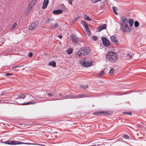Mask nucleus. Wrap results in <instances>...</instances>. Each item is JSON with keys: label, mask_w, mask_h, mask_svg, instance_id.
<instances>
[{"label": "nucleus", "mask_w": 146, "mask_h": 146, "mask_svg": "<svg viewBox=\"0 0 146 146\" xmlns=\"http://www.w3.org/2000/svg\"><path fill=\"white\" fill-rule=\"evenodd\" d=\"M92 38L95 41H96L98 39V37L96 36H92Z\"/></svg>", "instance_id": "nucleus-35"}, {"label": "nucleus", "mask_w": 146, "mask_h": 146, "mask_svg": "<svg viewBox=\"0 0 146 146\" xmlns=\"http://www.w3.org/2000/svg\"><path fill=\"white\" fill-rule=\"evenodd\" d=\"M101 0H92V2L93 3L95 4L97 2H98L100 1Z\"/></svg>", "instance_id": "nucleus-33"}, {"label": "nucleus", "mask_w": 146, "mask_h": 146, "mask_svg": "<svg viewBox=\"0 0 146 146\" xmlns=\"http://www.w3.org/2000/svg\"><path fill=\"white\" fill-rule=\"evenodd\" d=\"M60 99H55V100H59Z\"/></svg>", "instance_id": "nucleus-51"}, {"label": "nucleus", "mask_w": 146, "mask_h": 146, "mask_svg": "<svg viewBox=\"0 0 146 146\" xmlns=\"http://www.w3.org/2000/svg\"><path fill=\"white\" fill-rule=\"evenodd\" d=\"M58 27V24L57 22H56L55 24L52 25L51 27L53 29L56 28Z\"/></svg>", "instance_id": "nucleus-23"}, {"label": "nucleus", "mask_w": 146, "mask_h": 146, "mask_svg": "<svg viewBox=\"0 0 146 146\" xmlns=\"http://www.w3.org/2000/svg\"><path fill=\"white\" fill-rule=\"evenodd\" d=\"M69 95H66L65 96H63L60 97V98L62 99H66L69 98Z\"/></svg>", "instance_id": "nucleus-21"}, {"label": "nucleus", "mask_w": 146, "mask_h": 146, "mask_svg": "<svg viewBox=\"0 0 146 146\" xmlns=\"http://www.w3.org/2000/svg\"><path fill=\"white\" fill-rule=\"evenodd\" d=\"M102 113L104 114H105L106 115H108V113H107V112L106 111H103L102 112Z\"/></svg>", "instance_id": "nucleus-43"}, {"label": "nucleus", "mask_w": 146, "mask_h": 146, "mask_svg": "<svg viewBox=\"0 0 146 146\" xmlns=\"http://www.w3.org/2000/svg\"><path fill=\"white\" fill-rule=\"evenodd\" d=\"M80 88H82V89H87L88 87V85H80Z\"/></svg>", "instance_id": "nucleus-22"}, {"label": "nucleus", "mask_w": 146, "mask_h": 146, "mask_svg": "<svg viewBox=\"0 0 146 146\" xmlns=\"http://www.w3.org/2000/svg\"><path fill=\"white\" fill-rule=\"evenodd\" d=\"M77 98L79 99L80 98H84L86 97H90V95H89L86 94H83L82 93H81L80 94H78Z\"/></svg>", "instance_id": "nucleus-10"}, {"label": "nucleus", "mask_w": 146, "mask_h": 146, "mask_svg": "<svg viewBox=\"0 0 146 146\" xmlns=\"http://www.w3.org/2000/svg\"><path fill=\"white\" fill-rule=\"evenodd\" d=\"M134 25L135 27H137L139 25V22L137 21H135L134 22Z\"/></svg>", "instance_id": "nucleus-24"}, {"label": "nucleus", "mask_w": 146, "mask_h": 146, "mask_svg": "<svg viewBox=\"0 0 146 146\" xmlns=\"http://www.w3.org/2000/svg\"><path fill=\"white\" fill-rule=\"evenodd\" d=\"M21 66H16L13 67L12 68L13 69H14V68H16L19 67H20Z\"/></svg>", "instance_id": "nucleus-41"}, {"label": "nucleus", "mask_w": 146, "mask_h": 146, "mask_svg": "<svg viewBox=\"0 0 146 146\" xmlns=\"http://www.w3.org/2000/svg\"><path fill=\"white\" fill-rule=\"evenodd\" d=\"M48 95L49 97H51L53 96V94L51 93H49L48 94Z\"/></svg>", "instance_id": "nucleus-40"}, {"label": "nucleus", "mask_w": 146, "mask_h": 146, "mask_svg": "<svg viewBox=\"0 0 146 146\" xmlns=\"http://www.w3.org/2000/svg\"><path fill=\"white\" fill-rule=\"evenodd\" d=\"M122 137L123 138L125 139H128L129 138V137L128 135H124L122 136Z\"/></svg>", "instance_id": "nucleus-34"}, {"label": "nucleus", "mask_w": 146, "mask_h": 146, "mask_svg": "<svg viewBox=\"0 0 146 146\" xmlns=\"http://www.w3.org/2000/svg\"><path fill=\"white\" fill-rule=\"evenodd\" d=\"M5 144L10 145H18V144H29L27 143H24L22 142H19L15 141H5Z\"/></svg>", "instance_id": "nucleus-3"}, {"label": "nucleus", "mask_w": 146, "mask_h": 146, "mask_svg": "<svg viewBox=\"0 0 146 146\" xmlns=\"http://www.w3.org/2000/svg\"><path fill=\"white\" fill-rule=\"evenodd\" d=\"M102 40L103 45L106 46H108L110 45V42L105 37H102Z\"/></svg>", "instance_id": "nucleus-6"}, {"label": "nucleus", "mask_w": 146, "mask_h": 146, "mask_svg": "<svg viewBox=\"0 0 146 146\" xmlns=\"http://www.w3.org/2000/svg\"><path fill=\"white\" fill-rule=\"evenodd\" d=\"M69 98H77V95H73L71 94H69Z\"/></svg>", "instance_id": "nucleus-18"}, {"label": "nucleus", "mask_w": 146, "mask_h": 146, "mask_svg": "<svg viewBox=\"0 0 146 146\" xmlns=\"http://www.w3.org/2000/svg\"><path fill=\"white\" fill-rule=\"evenodd\" d=\"M98 113H100L99 112H95L94 113V115H97Z\"/></svg>", "instance_id": "nucleus-44"}, {"label": "nucleus", "mask_w": 146, "mask_h": 146, "mask_svg": "<svg viewBox=\"0 0 146 146\" xmlns=\"http://www.w3.org/2000/svg\"><path fill=\"white\" fill-rule=\"evenodd\" d=\"M117 9V8L115 7H113L112 9L113 10V11L114 13L116 14H117V13L116 11V9Z\"/></svg>", "instance_id": "nucleus-25"}, {"label": "nucleus", "mask_w": 146, "mask_h": 146, "mask_svg": "<svg viewBox=\"0 0 146 146\" xmlns=\"http://www.w3.org/2000/svg\"><path fill=\"white\" fill-rule=\"evenodd\" d=\"M33 53L31 52H30L29 53L28 56L30 57H31L33 56Z\"/></svg>", "instance_id": "nucleus-38"}, {"label": "nucleus", "mask_w": 146, "mask_h": 146, "mask_svg": "<svg viewBox=\"0 0 146 146\" xmlns=\"http://www.w3.org/2000/svg\"><path fill=\"white\" fill-rule=\"evenodd\" d=\"M110 39L111 41L113 42H118L117 40L116 37L113 36H112L110 37Z\"/></svg>", "instance_id": "nucleus-16"}, {"label": "nucleus", "mask_w": 146, "mask_h": 146, "mask_svg": "<svg viewBox=\"0 0 146 146\" xmlns=\"http://www.w3.org/2000/svg\"><path fill=\"white\" fill-rule=\"evenodd\" d=\"M36 103L35 102H29L27 103L19 104V105H28L30 104H34Z\"/></svg>", "instance_id": "nucleus-14"}, {"label": "nucleus", "mask_w": 146, "mask_h": 146, "mask_svg": "<svg viewBox=\"0 0 146 146\" xmlns=\"http://www.w3.org/2000/svg\"><path fill=\"white\" fill-rule=\"evenodd\" d=\"M49 3L48 0H44L43 3L48 4Z\"/></svg>", "instance_id": "nucleus-36"}, {"label": "nucleus", "mask_w": 146, "mask_h": 146, "mask_svg": "<svg viewBox=\"0 0 146 146\" xmlns=\"http://www.w3.org/2000/svg\"><path fill=\"white\" fill-rule=\"evenodd\" d=\"M128 24L129 23L130 25L132 26L133 25V19H130L129 20H128Z\"/></svg>", "instance_id": "nucleus-17"}, {"label": "nucleus", "mask_w": 146, "mask_h": 146, "mask_svg": "<svg viewBox=\"0 0 146 146\" xmlns=\"http://www.w3.org/2000/svg\"><path fill=\"white\" fill-rule=\"evenodd\" d=\"M90 51V48L88 47L81 48L77 52L78 56H82L86 55L89 53Z\"/></svg>", "instance_id": "nucleus-2"}, {"label": "nucleus", "mask_w": 146, "mask_h": 146, "mask_svg": "<svg viewBox=\"0 0 146 146\" xmlns=\"http://www.w3.org/2000/svg\"><path fill=\"white\" fill-rule=\"evenodd\" d=\"M36 0H32L31 2L32 3L31 4H33V5H34L35 4V2H36Z\"/></svg>", "instance_id": "nucleus-37"}, {"label": "nucleus", "mask_w": 146, "mask_h": 146, "mask_svg": "<svg viewBox=\"0 0 146 146\" xmlns=\"http://www.w3.org/2000/svg\"><path fill=\"white\" fill-rule=\"evenodd\" d=\"M73 0H69V4L70 5H72V1Z\"/></svg>", "instance_id": "nucleus-42"}, {"label": "nucleus", "mask_w": 146, "mask_h": 146, "mask_svg": "<svg viewBox=\"0 0 146 146\" xmlns=\"http://www.w3.org/2000/svg\"><path fill=\"white\" fill-rule=\"evenodd\" d=\"M106 27V25L105 24H103L97 28V31L100 32L103 30L105 29Z\"/></svg>", "instance_id": "nucleus-9"}, {"label": "nucleus", "mask_w": 146, "mask_h": 146, "mask_svg": "<svg viewBox=\"0 0 146 146\" xmlns=\"http://www.w3.org/2000/svg\"><path fill=\"white\" fill-rule=\"evenodd\" d=\"M125 113H126V114H129V115L131 114V112H126Z\"/></svg>", "instance_id": "nucleus-46"}, {"label": "nucleus", "mask_w": 146, "mask_h": 146, "mask_svg": "<svg viewBox=\"0 0 146 146\" xmlns=\"http://www.w3.org/2000/svg\"><path fill=\"white\" fill-rule=\"evenodd\" d=\"M53 21V19H52V18H50L48 19V20L47 21V23H50V22H51Z\"/></svg>", "instance_id": "nucleus-31"}, {"label": "nucleus", "mask_w": 146, "mask_h": 146, "mask_svg": "<svg viewBox=\"0 0 146 146\" xmlns=\"http://www.w3.org/2000/svg\"><path fill=\"white\" fill-rule=\"evenodd\" d=\"M77 18H76V19H75V20H77Z\"/></svg>", "instance_id": "nucleus-54"}, {"label": "nucleus", "mask_w": 146, "mask_h": 146, "mask_svg": "<svg viewBox=\"0 0 146 146\" xmlns=\"http://www.w3.org/2000/svg\"><path fill=\"white\" fill-rule=\"evenodd\" d=\"M72 40V41L74 42L75 43L78 44L77 43V36L75 35L72 34L71 35Z\"/></svg>", "instance_id": "nucleus-11"}, {"label": "nucleus", "mask_w": 146, "mask_h": 146, "mask_svg": "<svg viewBox=\"0 0 146 146\" xmlns=\"http://www.w3.org/2000/svg\"><path fill=\"white\" fill-rule=\"evenodd\" d=\"M12 74L9 73H7L6 75V76H12Z\"/></svg>", "instance_id": "nucleus-39"}, {"label": "nucleus", "mask_w": 146, "mask_h": 146, "mask_svg": "<svg viewBox=\"0 0 146 146\" xmlns=\"http://www.w3.org/2000/svg\"><path fill=\"white\" fill-rule=\"evenodd\" d=\"M17 25V23H14L12 25L11 28L12 29H14L15 27Z\"/></svg>", "instance_id": "nucleus-29"}, {"label": "nucleus", "mask_w": 146, "mask_h": 146, "mask_svg": "<svg viewBox=\"0 0 146 146\" xmlns=\"http://www.w3.org/2000/svg\"><path fill=\"white\" fill-rule=\"evenodd\" d=\"M85 19L87 21H90L91 19L89 18V17L87 15H85Z\"/></svg>", "instance_id": "nucleus-26"}, {"label": "nucleus", "mask_w": 146, "mask_h": 146, "mask_svg": "<svg viewBox=\"0 0 146 146\" xmlns=\"http://www.w3.org/2000/svg\"><path fill=\"white\" fill-rule=\"evenodd\" d=\"M84 27L85 28V29L86 31H87L88 32L90 33V30L87 25H85V26H84Z\"/></svg>", "instance_id": "nucleus-20"}, {"label": "nucleus", "mask_w": 146, "mask_h": 146, "mask_svg": "<svg viewBox=\"0 0 146 146\" xmlns=\"http://www.w3.org/2000/svg\"><path fill=\"white\" fill-rule=\"evenodd\" d=\"M38 23V21H35L31 23V25L29 27V30H33L35 29Z\"/></svg>", "instance_id": "nucleus-7"}, {"label": "nucleus", "mask_w": 146, "mask_h": 146, "mask_svg": "<svg viewBox=\"0 0 146 146\" xmlns=\"http://www.w3.org/2000/svg\"><path fill=\"white\" fill-rule=\"evenodd\" d=\"M5 141L2 142V143H5Z\"/></svg>", "instance_id": "nucleus-52"}, {"label": "nucleus", "mask_w": 146, "mask_h": 146, "mask_svg": "<svg viewBox=\"0 0 146 146\" xmlns=\"http://www.w3.org/2000/svg\"><path fill=\"white\" fill-rule=\"evenodd\" d=\"M81 24L83 26V27L85 25H86V22H85V21L84 20H82L81 21Z\"/></svg>", "instance_id": "nucleus-30"}, {"label": "nucleus", "mask_w": 146, "mask_h": 146, "mask_svg": "<svg viewBox=\"0 0 146 146\" xmlns=\"http://www.w3.org/2000/svg\"><path fill=\"white\" fill-rule=\"evenodd\" d=\"M104 73V71H101L99 74H98L96 75V77H99L103 75Z\"/></svg>", "instance_id": "nucleus-19"}, {"label": "nucleus", "mask_w": 146, "mask_h": 146, "mask_svg": "<svg viewBox=\"0 0 146 146\" xmlns=\"http://www.w3.org/2000/svg\"><path fill=\"white\" fill-rule=\"evenodd\" d=\"M114 70L113 68H111L109 71V73L110 74H112L114 72Z\"/></svg>", "instance_id": "nucleus-32"}, {"label": "nucleus", "mask_w": 146, "mask_h": 146, "mask_svg": "<svg viewBox=\"0 0 146 146\" xmlns=\"http://www.w3.org/2000/svg\"><path fill=\"white\" fill-rule=\"evenodd\" d=\"M121 29L123 32L126 33H129L131 30V28L129 27L128 25L121 26Z\"/></svg>", "instance_id": "nucleus-4"}, {"label": "nucleus", "mask_w": 146, "mask_h": 146, "mask_svg": "<svg viewBox=\"0 0 146 146\" xmlns=\"http://www.w3.org/2000/svg\"><path fill=\"white\" fill-rule=\"evenodd\" d=\"M33 5H31V7H30V9H31H31H32L33 8Z\"/></svg>", "instance_id": "nucleus-49"}, {"label": "nucleus", "mask_w": 146, "mask_h": 146, "mask_svg": "<svg viewBox=\"0 0 146 146\" xmlns=\"http://www.w3.org/2000/svg\"><path fill=\"white\" fill-rule=\"evenodd\" d=\"M117 55L111 51H109L106 56V59L107 61L110 62H114L117 60Z\"/></svg>", "instance_id": "nucleus-1"}, {"label": "nucleus", "mask_w": 146, "mask_h": 146, "mask_svg": "<svg viewBox=\"0 0 146 146\" xmlns=\"http://www.w3.org/2000/svg\"><path fill=\"white\" fill-rule=\"evenodd\" d=\"M0 102H1L2 103H4V102L3 100H0Z\"/></svg>", "instance_id": "nucleus-50"}, {"label": "nucleus", "mask_w": 146, "mask_h": 146, "mask_svg": "<svg viewBox=\"0 0 146 146\" xmlns=\"http://www.w3.org/2000/svg\"><path fill=\"white\" fill-rule=\"evenodd\" d=\"M81 64L83 66L87 67L90 66L92 64L91 63H88L86 61L81 62Z\"/></svg>", "instance_id": "nucleus-12"}, {"label": "nucleus", "mask_w": 146, "mask_h": 146, "mask_svg": "<svg viewBox=\"0 0 146 146\" xmlns=\"http://www.w3.org/2000/svg\"><path fill=\"white\" fill-rule=\"evenodd\" d=\"M48 5V4L43 3V5L42 6V8L44 9H46Z\"/></svg>", "instance_id": "nucleus-28"}, {"label": "nucleus", "mask_w": 146, "mask_h": 146, "mask_svg": "<svg viewBox=\"0 0 146 146\" xmlns=\"http://www.w3.org/2000/svg\"><path fill=\"white\" fill-rule=\"evenodd\" d=\"M66 52L68 54H70L72 53L73 51L72 50L68 49L66 50Z\"/></svg>", "instance_id": "nucleus-27"}, {"label": "nucleus", "mask_w": 146, "mask_h": 146, "mask_svg": "<svg viewBox=\"0 0 146 146\" xmlns=\"http://www.w3.org/2000/svg\"><path fill=\"white\" fill-rule=\"evenodd\" d=\"M59 96H62V94H59Z\"/></svg>", "instance_id": "nucleus-53"}, {"label": "nucleus", "mask_w": 146, "mask_h": 146, "mask_svg": "<svg viewBox=\"0 0 146 146\" xmlns=\"http://www.w3.org/2000/svg\"><path fill=\"white\" fill-rule=\"evenodd\" d=\"M58 36L60 38H61L62 37V36L61 35H59Z\"/></svg>", "instance_id": "nucleus-47"}, {"label": "nucleus", "mask_w": 146, "mask_h": 146, "mask_svg": "<svg viewBox=\"0 0 146 146\" xmlns=\"http://www.w3.org/2000/svg\"><path fill=\"white\" fill-rule=\"evenodd\" d=\"M120 19L122 21L121 23V26L125 25H128V19H127L125 17H121Z\"/></svg>", "instance_id": "nucleus-5"}, {"label": "nucleus", "mask_w": 146, "mask_h": 146, "mask_svg": "<svg viewBox=\"0 0 146 146\" xmlns=\"http://www.w3.org/2000/svg\"><path fill=\"white\" fill-rule=\"evenodd\" d=\"M62 10L61 9H58L53 11V13L55 15L60 14L62 13Z\"/></svg>", "instance_id": "nucleus-13"}, {"label": "nucleus", "mask_w": 146, "mask_h": 146, "mask_svg": "<svg viewBox=\"0 0 146 146\" xmlns=\"http://www.w3.org/2000/svg\"><path fill=\"white\" fill-rule=\"evenodd\" d=\"M4 92H3L1 94H0V97H1V96H2L4 95L5 94Z\"/></svg>", "instance_id": "nucleus-45"}, {"label": "nucleus", "mask_w": 146, "mask_h": 146, "mask_svg": "<svg viewBox=\"0 0 146 146\" xmlns=\"http://www.w3.org/2000/svg\"><path fill=\"white\" fill-rule=\"evenodd\" d=\"M128 56H129V57L131 58V56H132L129 54H128Z\"/></svg>", "instance_id": "nucleus-48"}, {"label": "nucleus", "mask_w": 146, "mask_h": 146, "mask_svg": "<svg viewBox=\"0 0 146 146\" xmlns=\"http://www.w3.org/2000/svg\"><path fill=\"white\" fill-rule=\"evenodd\" d=\"M27 95V93H25L24 94H19L17 96V97H16L17 96H15V100L18 99H21L22 98L24 99Z\"/></svg>", "instance_id": "nucleus-8"}, {"label": "nucleus", "mask_w": 146, "mask_h": 146, "mask_svg": "<svg viewBox=\"0 0 146 146\" xmlns=\"http://www.w3.org/2000/svg\"><path fill=\"white\" fill-rule=\"evenodd\" d=\"M48 65L49 66H52L53 67H54L56 66V63L54 61H51L48 63Z\"/></svg>", "instance_id": "nucleus-15"}]
</instances>
